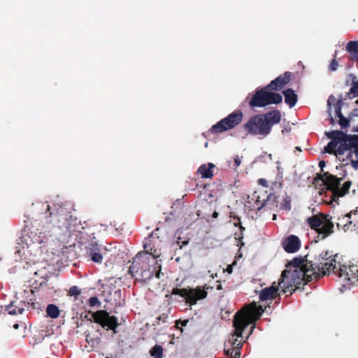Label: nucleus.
Returning <instances> with one entry per match:
<instances>
[{"instance_id":"1","label":"nucleus","mask_w":358,"mask_h":358,"mask_svg":"<svg viewBox=\"0 0 358 358\" xmlns=\"http://www.w3.org/2000/svg\"><path fill=\"white\" fill-rule=\"evenodd\" d=\"M264 312L261 306L255 302L245 306L242 312L236 313L234 320L235 331L230 336L224 345V352L233 358H238L241 355L239 350L242 347L243 331L250 324L259 319Z\"/></svg>"},{"instance_id":"10","label":"nucleus","mask_w":358,"mask_h":358,"mask_svg":"<svg viewBox=\"0 0 358 358\" xmlns=\"http://www.w3.org/2000/svg\"><path fill=\"white\" fill-rule=\"evenodd\" d=\"M242 119L243 113L241 111H235L213 125L211 131L218 134L231 129L238 124Z\"/></svg>"},{"instance_id":"40","label":"nucleus","mask_w":358,"mask_h":358,"mask_svg":"<svg viewBox=\"0 0 358 358\" xmlns=\"http://www.w3.org/2000/svg\"><path fill=\"white\" fill-rule=\"evenodd\" d=\"M217 215H218V214H217V212H214V213H213V217H217Z\"/></svg>"},{"instance_id":"23","label":"nucleus","mask_w":358,"mask_h":358,"mask_svg":"<svg viewBox=\"0 0 358 358\" xmlns=\"http://www.w3.org/2000/svg\"><path fill=\"white\" fill-rule=\"evenodd\" d=\"M47 315L52 318H57L59 315V310L58 307L54 304H50L47 306L46 308Z\"/></svg>"},{"instance_id":"19","label":"nucleus","mask_w":358,"mask_h":358,"mask_svg":"<svg viewBox=\"0 0 358 358\" xmlns=\"http://www.w3.org/2000/svg\"><path fill=\"white\" fill-rule=\"evenodd\" d=\"M270 126V130L273 124L278 123L281 119L280 113L278 110H273L262 115Z\"/></svg>"},{"instance_id":"31","label":"nucleus","mask_w":358,"mask_h":358,"mask_svg":"<svg viewBox=\"0 0 358 358\" xmlns=\"http://www.w3.org/2000/svg\"><path fill=\"white\" fill-rule=\"evenodd\" d=\"M339 124L343 128H346L349 126V121L343 115L339 117Z\"/></svg>"},{"instance_id":"4","label":"nucleus","mask_w":358,"mask_h":358,"mask_svg":"<svg viewBox=\"0 0 358 358\" xmlns=\"http://www.w3.org/2000/svg\"><path fill=\"white\" fill-rule=\"evenodd\" d=\"M315 260L316 267L322 275H329L334 273L338 275L340 282L344 285H351L350 280L342 277V274L345 275V274L349 271L352 265L348 267L342 265L338 255H333L331 252L329 251H322L315 257Z\"/></svg>"},{"instance_id":"20","label":"nucleus","mask_w":358,"mask_h":358,"mask_svg":"<svg viewBox=\"0 0 358 358\" xmlns=\"http://www.w3.org/2000/svg\"><path fill=\"white\" fill-rule=\"evenodd\" d=\"M215 165L212 163L201 165L199 169L198 173L201 175L202 178H211L213 176V169Z\"/></svg>"},{"instance_id":"46","label":"nucleus","mask_w":358,"mask_h":358,"mask_svg":"<svg viewBox=\"0 0 358 358\" xmlns=\"http://www.w3.org/2000/svg\"><path fill=\"white\" fill-rule=\"evenodd\" d=\"M187 243V242H183V245H185Z\"/></svg>"},{"instance_id":"38","label":"nucleus","mask_w":358,"mask_h":358,"mask_svg":"<svg viewBox=\"0 0 358 358\" xmlns=\"http://www.w3.org/2000/svg\"><path fill=\"white\" fill-rule=\"evenodd\" d=\"M319 166L321 168V169L322 170L323 168L325 166V162L324 161H320L319 162Z\"/></svg>"},{"instance_id":"11","label":"nucleus","mask_w":358,"mask_h":358,"mask_svg":"<svg viewBox=\"0 0 358 358\" xmlns=\"http://www.w3.org/2000/svg\"><path fill=\"white\" fill-rule=\"evenodd\" d=\"M95 322L100 324L103 327H108L112 329L114 334L116 333L115 328L117 327V319L115 316H110L104 310H98L92 314Z\"/></svg>"},{"instance_id":"26","label":"nucleus","mask_w":358,"mask_h":358,"mask_svg":"<svg viewBox=\"0 0 358 358\" xmlns=\"http://www.w3.org/2000/svg\"><path fill=\"white\" fill-rule=\"evenodd\" d=\"M150 355L155 358H162L163 356V348L160 345H155L150 350Z\"/></svg>"},{"instance_id":"6","label":"nucleus","mask_w":358,"mask_h":358,"mask_svg":"<svg viewBox=\"0 0 358 358\" xmlns=\"http://www.w3.org/2000/svg\"><path fill=\"white\" fill-rule=\"evenodd\" d=\"M270 87L257 91L250 100L249 104L251 107H264L270 104H278L282 102V98L280 94L270 92Z\"/></svg>"},{"instance_id":"35","label":"nucleus","mask_w":358,"mask_h":358,"mask_svg":"<svg viewBox=\"0 0 358 358\" xmlns=\"http://www.w3.org/2000/svg\"><path fill=\"white\" fill-rule=\"evenodd\" d=\"M338 66V62L336 60H333L329 66V69L334 71L337 69Z\"/></svg>"},{"instance_id":"15","label":"nucleus","mask_w":358,"mask_h":358,"mask_svg":"<svg viewBox=\"0 0 358 358\" xmlns=\"http://www.w3.org/2000/svg\"><path fill=\"white\" fill-rule=\"evenodd\" d=\"M87 254V257L94 262L101 263L103 260L101 249L96 243H92L89 246Z\"/></svg>"},{"instance_id":"7","label":"nucleus","mask_w":358,"mask_h":358,"mask_svg":"<svg viewBox=\"0 0 358 358\" xmlns=\"http://www.w3.org/2000/svg\"><path fill=\"white\" fill-rule=\"evenodd\" d=\"M52 227L50 224L39 226L35 231H31L27 237H24L27 244L29 245V241L30 243H32L33 246L35 244L42 245L41 247L45 246L52 236Z\"/></svg>"},{"instance_id":"36","label":"nucleus","mask_w":358,"mask_h":358,"mask_svg":"<svg viewBox=\"0 0 358 358\" xmlns=\"http://www.w3.org/2000/svg\"><path fill=\"white\" fill-rule=\"evenodd\" d=\"M241 159H242V157H240L238 155L234 157V164H235L236 168H237L238 166H239L241 165V162H242Z\"/></svg>"},{"instance_id":"47","label":"nucleus","mask_w":358,"mask_h":358,"mask_svg":"<svg viewBox=\"0 0 358 358\" xmlns=\"http://www.w3.org/2000/svg\"><path fill=\"white\" fill-rule=\"evenodd\" d=\"M356 103H358V100H357V101H356Z\"/></svg>"},{"instance_id":"32","label":"nucleus","mask_w":358,"mask_h":358,"mask_svg":"<svg viewBox=\"0 0 358 358\" xmlns=\"http://www.w3.org/2000/svg\"><path fill=\"white\" fill-rule=\"evenodd\" d=\"M336 98L334 96H330L327 100V104H328V106H329V115H331V104H335L336 103Z\"/></svg>"},{"instance_id":"44","label":"nucleus","mask_w":358,"mask_h":358,"mask_svg":"<svg viewBox=\"0 0 358 358\" xmlns=\"http://www.w3.org/2000/svg\"><path fill=\"white\" fill-rule=\"evenodd\" d=\"M50 206H48V210H50Z\"/></svg>"},{"instance_id":"34","label":"nucleus","mask_w":358,"mask_h":358,"mask_svg":"<svg viewBox=\"0 0 358 358\" xmlns=\"http://www.w3.org/2000/svg\"><path fill=\"white\" fill-rule=\"evenodd\" d=\"M258 182H259V185H261L262 186H263L264 187H268V182L265 178H260V179H259Z\"/></svg>"},{"instance_id":"18","label":"nucleus","mask_w":358,"mask_h":358,"mask_svg":"<svg viewBox=\"0 0 358 358\" xmlns=\"http://www.w3.org/2000/svg\"><path fill=\"white\" fill-rule=\"evenodd\" d=\"M345 275H342V277L350 280V283H351V285L358 283V264H352L351 268L349 269V271H348Z\"/></svg>"},{"instance_id":"16","label":"nucleus","mask_w":358,"mask_h":358,"mask_svg":"<svg viewBox=\"0 0 358 358\" xmlns=\"http://www.w3.org/2000/svg\"><path fill=\"white\" fill-rule=\"evenodd\" d=\"M341 133L339 131H331L327 133V136L329 138L332 140L324 147V152L327 153H333L335 151L336 148L341 142V139L338 138Z\"/></svg>"},{"instance_id":"22","label":"nucleus","mask_w":358,"mask_h":358,"mask_svg":"<svg viewBox=\"0 0 358 358\" xmlns=\"http://www.w3.org/2000/svg\"><path fill=\"white\" fill-rule=\"evenodd\" d=\"M352 59H358V41H350L346 47Z\"/></svg>"},{"instance_id":"41","label":"nucleus","mask_w":358,"mask_h":358,"mask_svg":"<svg viewBox=\"0 0 358 358\" xmlns=\"http://www.w3.org/2000/svg\"><path fill=\"white\" fill-rule=\"evenodd\" d=\"M255 329V326L253 325V326L252 327V329H251V330H250V332L249 335H250V334H252V331H253V329Z\"/></svg>"},{"instance_id":"29","label":"nucleus","mask_w":358,"mask_h":358,"mask_svg":"<svg viewBox=\"0 0 358 358\" xmlns=\"http://www.w3.org/2000/svg\"><path fill=\"white\" fill-rule=\"evenodd\" d=\"M334 111L338 117L343 116L341 113V101L336 102L334 106Z\"/></svg>"},{"instance_id":"33","label":"nucleus","mask_w":358,"mask_h":358,"mask_svg":"<svg viewBox=\"0 0 358 358\" xmlns=\"http://www.w3.org/2000/svg\"><path fill=\"white\" fill-rule=\"evenodd\" d=\"M89 302H90V306H96L97 304H99V299L96 297H91V298H90Z\"/></svg>"},{"instance_id":"24","label":"nucleus","mask_w":358,"mask_h":358,"mask_svg":"<svg viewBox=\"0 0 358 358\" xmlns=\"http://www.w3.org/2000/svg\"><path fill=\"white\" fill-rule=\"evenodd\" d=\"M350 215L346 214L343 217L339 219V222L337 223V226H343L344 231H347L350 229V226L352 224V221L350 220Z\"/></svg>"},{"instance_id":"43","label":"nucleus","mask_w":358,"mask_h":358,"mask_svg":"<svg viewBox=\"0 0 358 358\" xmlns=\"http://www.w3.org/2000/svg\"><path fill=\"white\" fill-rule=\"evenodd\" d=\"M14 328H15V329H17V328H18V324H15V325H14Z\"/></svg>"},{"instance_id":"13","label":"nucleus","mask_w":358,"mask_h":358,"mask_svg":"<svg viewBox=\"0 0 358 358\" xmlns=\"http://www.w3.org/2000/svg\"><path fill=\"white\" fill-rule=\"evenodd\" d=\"M289 80L290 73L289 72H285L284 74L278 76L277 78L271 81V83L268 85V87H270L271 90L279 91L287 83H288Z\"/></svg>"},{"instance_id":"21","label":"nucleus","mask_w":358,"mask_h":358,"mask_svg":"<svg viewBox=\"0 0 358 358\" xmlns=\"http://www.w3.org/2000/svg\"><path fill=\"white\" fill-rule=\"evenodd\" d=\"M283 94L285 96V102L289 106V108L294 107L297 101V95L294 91L291 89H288L284 91Z\"/></svg>"},{"instance_id":"3","label":"nucleus","mask_w":358,"mask_h":358,"mask_svg":"<svg viewBox=\"0 0 358 358\" xmlns=\"http://www.w3.org/2000/svg\"><path fill=\"white\" fill-rule=\"evenodd\" d=\"M150 240L144 245L145 252L138 253L134 259L129 267V272L136 278L143 280L150 279L154 274L159 278L161 264L157 259L161 255L157 249H153L148 243Z\"/></svg>"},{"instance_id":"5","label":"nucleus","mask_w":358,"mask_h":358,"mask_svg":"<svg viewBox=\"0 0 358 358\" xmlns=\"http://www.w3.org/2000/svg\"><path fill=\"white\" fill-rule=\"evenodd\" d=\"M309 227L315 230L319 238L324 239L334 232L332 217L328 214L317 213L306 220Z\"/></svg>"},{"instance_id":"9","label":"nucleus","mask_w":358,"mask_h":358,"mask_svg":"<svg viewBox=\"0 0 358 358\" xmlns=\"http://www.w3.org/2000/svg\"><path fill=\"white\" fill-rule=\"evenodd\" d=\"M320 178L324 183L327 187L331 189L333 194L337 196H342L345 195L349 190L351 186L350 181L345 182L342 187H340V179L329 174V173H324L320 176Z\"/></svg>"},{"instance_id":"30","label":"nucleus","mask_w":358,"mask_h":358,"mask_svg":"<svg viewBox=\"0 0 358 358\" xmlns=\"http://www.w3.org/2000/svg\"><path fill=\"white\" fill-rule=\"evenodd\" d=\"M69 294L70 296H78L80 294V291L78 287L74 286L70 288Z\"/></svg>"},{"instance_id":"25","label":"nucleus","mask_w":358,"mask_h":358,"mask_svg":"<svg viewBox=\"0 0 358 358\" xmlns=\"http://www.w3.org/2000/svg\"><path fill=\"white\" fill-rule=\"evenodd\" d=\"M6 310L10 315H17L22 313L24 308L22 306H14L13 302H11L8 306H7Z\"/></svg>"},{"instance_id":"17","label":"nucleus","mask_w":358,"mask_h":358,"mask_svg":"<svg viewBox=\"0 0 358 358\" xmlns=\"http://www.w3.org/2000/svg\"><path fill=\"white\" fill-rule=\"evenodd\" d=\"M278 287L274 282L271 287L262 289L259 294L261 301H267L274 299L277 295Z\"/></svg>"},{"instance_id":"12","label":"nucleus","mask_w":358,"mask_h":358,"mask_svg":"<svg viewBox=\"0 0 358 358\" xmlns=\"http://www.w3.org/2000/svg\"><path fill=\"white\" fill-rule=\"evenodd\" d=\"M180 295L185 297L191 305L196 304L198 300L206 297L207 292L204 287H197L195 289H183L180 290Z\"/></svg>"},{"instance_id":"14","label":"nucleus","mask_w":358,"mask_h":358,"mask_svg":"<svg viewBox=\"0 0 358 358\" xmlns=\"http://www.w3.org/2000/svg\"><path fill=\"white\" fill-rule=\"evenodd\" d=\"M285 250L289 253L296 252L300 248V241L296 236H289L283 243Z\"/></svg>"},{"instance_id":"28","label":"nucleus","mask_w":358,"mask_h":358,"mask_svg":"<svg viewBox=\"0 0 358 358\" xmlns=\"http://www.w3.org/2000/svg\"><path fill=\"white\" fill-rule=\"evenodd\" d=\"M281 208L285 209V210H289L291 209V199L289 196L284 198L281 203Z\"/></svg>"},{"instance_id":"42","label":"nucleus","mask_w":358,"mask_h":358,"mask_svg":"<svg viewBox=\"0 0 358 358\" xmlns=\"http://www.w3.org/2000/svg\"><path fill=\"white\" fill-rule=\"evenodd\" d=\"M276 219H277V215L274 214V215H273V220H276Z\"/></svg>"},{"instance_id":"37","label":"nucleus","mask_w":358,"mask_h":358,"mask_svg":"<svg viewBox=\"0 0 358 358\" xmlns=\"http://www.w3.org/2000/svg\"><path fill=\"white\" fill-rule=\"evenodd\" d=\"M276 164H277L278 174H279L282 176V173H283L282 169L280 167L279 162H277Z\"/></svg>"},{"instance_id":"45","label":"nucleus","mask_w":358,"mask_h":358,"mask_svg":"<svg viewBox=\"0 0 358 358\" xmlns=\"http://www.w3.org/2000/svg\"><path fill=\"white\" fill-rule=\"evenodd\" d=\"M187 322V321H185V322H183V325H185V324H186Z\"/></svg>"},{"instance_id":"27","label":"nucleus","mask_w":358,"mask_h":358,"mask_svg":"<svg viewBox=\"0 0 358 358\" xmlns=\"http://www.w3.org/2000/svg\"><path fill=\"white\" fill-rule=\"evenodd\" d=\"M348 96L350 99L358 96V80L352 81V87L348 92Z\"/></svg>"},{"instance_id":"39","label":"nucleus","mask_w":358,"mask_h":358,"mask_svg":"<svg viewBox=\"0 0 358 358\" xmlns=\"http://www.w3.org/2000/svg\"><path fill=\"white\" fill-rule=\"evenodd\" d=\"M227 271L229 273H232V266H228L227 268Z\"/></svg>"},{"instance_id":"2","label":"nucleus","mask_w":358,"mask_h":358,"mask_svg":"<svg viewBox=\"0 0 358 358\" xmlns=\"http://www.w3.org/2000/svg\"><path fill=\"white\" fill-rule=\"evenodd\" d=\"M310 262L300 258H295L286 265L278 282V287L284 293L294 290L306 278L308 280L315 274Z\"/></svg>"},{"instance_id":"8","label":"nucleus","mask_w":358,"mask_h":358,"mask_svg":"<svg viewBox=\"0 0 358 358\" xmlns=\"http://www.w3.org/2000/svg\"><path fill=\"white\" fill-rule=\"evenodd\" d=\"M244 127L249 134L252 135L266 136L271 131L270 126L262 115H257L250 117Z\"/></svg>"}]
</instances>
